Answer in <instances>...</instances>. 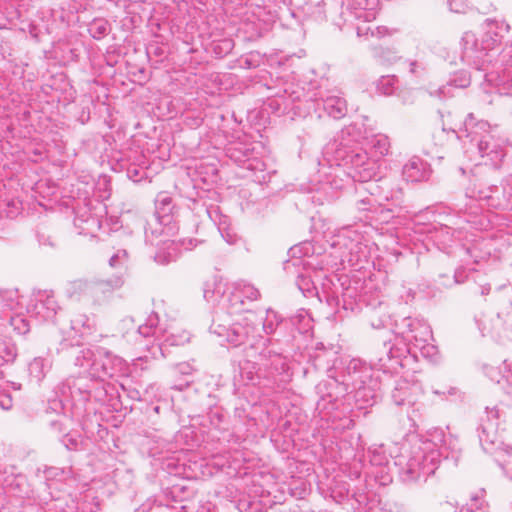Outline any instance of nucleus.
Returning a JSON list of instances; mask_svg holds the SVG:
<instances>
[{
	"label": "nucleus",
	"instance_id": "1",
	"mask_svg": "<svg viewBox=\"0 0 512 512\" xmlns=\"http://www.w3.org/2000/svg\"><path fill=\"white\" fill-rule=\"evenodd\" d=\"M348 136L349 128L324 146L317 176L308 188L310 193H314V203L323 204L335 199L337 192L351 180L364 183L377 176V159L369 157L367 151L352 143Z\"/></svg>",
	"mask_w": 512,
	"mask_h": 512
},
{
	"label": "nucleus",
	"instance_id": "2",
	"mask_svg": "<svg viewBox=\"0 0 512 512\" xmlns=\"http://www.w3.org/2000/svg\"><path fill=\"white\" fill-rule=\"evenodd\" d=\"M259 290L251 283L239 280L232 283L215 281L213 289L206 285L204 298L217 303L210 332L219 338L221 345L238 347L249 339L260 337L259 327L254 323V314L245 307L247 302L260 298Z\"/></svg>",
	"mask_w": 512,
	"mask_h": 512
},
{
	"label": "nucleus",
	"instance_id": "3",
	"mask_svg": "<svg viewBox=\"0 0 512 512\" xmlns=\"http://www.w3.org/2000/svg\"><path fill=\"white\" fill-rule=\"evenodd\" d=\"M328 373V379L317 386L320 394L317 410L322 418L332 421L334 429H351L354 421L348 416L342 417L337 410L343 404L342 398L351 393L355 401L373 405L372 368L361 359L353 358L344 364L339 375L335 376L332 369Z\"/></svg>",
	"mask_w": 512,
	"mask_h": 512
},
{
	"label": "nucleus",
	"instance_id": "4",
	"mask_svg": "<svg viewBox=\"0 0 512 512\" xmlns=\"http://www.w3.org/2000/svg\"><path fill=\"white\" fill-rule=\"evenodd\" d=\"M460 456L458 439L435 429L427 437L416 438L409 450L394 457V466L404 482L426 479L435 473L442 459L455 462Z\"/></svg>",
	"mask_w": 512,
	"mask_h": 512
},
{
	"label": "nucleus",
	"instance_id": "5",
	"mask_svg": "<svg viewBox=\"0 0 512 512\" xmlns=\"http://www.w3.org/2000/svg\"><path fill=\"white\" fill-rule=\"evenodd\" d=\"M433 339L431 327L419 318L404 317L395 322L394 342H384L383 353L379 357L382 368L392 369L403 366L408 355L417 357L418 353L431 361H437L438 349L430 341Z\"/></svg>",
	"mask_w": 512,
	"mask_h": 512
},
{
	"label": "nucleus",
	"instance_id": "6",
	"mask_svg": "<svg viewBox=\"0 0 512 512\" xmlns=\"http://www.w3.org/2000/svg\"><path fill=\"white\" fill-rule=\"evenodd\" d=\"M484 33L479 41L476 35L467 31L461 38L462 60L476 70L485 71L491 63L490 52L498 48L511 27L504 19L487 18L483 24Z\"/></svg>",
	"mask_w": 512,
	"mask_h": 512
},
{
	"label": "nucleus",
	"instance_id": "7",
	"mask_svg": "<svg viewBox=\"0 0 512 512\" xmlns=\"http://www.w3.org/2000/svg\"><path fill=\"white\" fill-rule=\"evenodd\" d=\"M457 137L462 140L467 153H476L478 164L498 169L505 156L502 140L495 135L487 121H475L469 114L464 121V129Z\"/></svg>",
	"mask_w": 512,
	"mask_h": 512
},
{
	"label": "nucleus",
	"instance_id": "8",
	"mask_svg": "<svg viewBox=\"0 0 512 512\" xmlns=\"http://www.w3.org/2000/svg\"><path fill=\"white\" fill-rule=\"evenodd\" d=\"M75 367L101 384L109 378L128 376V363L104 347L78 348L73 352Z\"/></svg>",
	"mask_w": 512,
	"mask_h": 512
},
{
	"label": "nucleus",
	"instance_id": "9",
	"mask_svg": "<svg viewBox=\"0 0 512 512\" xmlns=\"http://www.w3.org/2000/svg\"><path fill=\"white\" fill-rule=\"evenodd\" d=\"M138 333L144 338L154 337L161 351L166 346H180L190 340L188 331L180 329L175 323H162L154 312L138 327Z\"/></svg>",
	"mask_w": 512,
	"mask_h": 512
},
{
	"label": "nucleus",
	"instance_id": "10",
	"mask_svg": "<svg viewBox=\"0 0 512 512\" xmlns=\"http://www.w3.org/2000/svg\"><path fill=\"white\" fill-rule=\"evenodd\" d=\"M79 374L78 377H68L57 386L60 394L63 397L78 398L84 401L91 397L98 401H104L111 386L101 384L99 380L91 379L87 373L79 371Z\"/></svg>",
	"mask_w": 512,
	"mask_h": 512
},
{
	"label": "nucleus",
	"instance_id": "11",
	"mask_svg": "<svg viewBox=\"0 0 512 512\" xmlns=\"http://www.w3.org/2000/svg\"><path fill=\"white\" fill-rule=\"evenodd\" d=\"M175 205L168 192H159L155 198V213L144 227L147 242L153 243L155 237L169 235L174 229L172 226Z\"/></svg>",
	"mask_w": 512,
	"mask_h": 512
},
{
	"label": "nucleus",
	"instance_id": "12",
	"mask_svg": "<svg viewBox=\"0 0 512 512\" xmlns=\"http://www.w3.org/2000/svg\"><path fill=\"white\" fill-rule=\"evenodd\" d=\"M293 255L296 254V248H292ZM284 270L289 275L296 276V285L305 297L317 296L321 301V296L315 284V279L320 277V272L314 269L310 260L293 256L284 264Z\"/></svg>",
	"mask_w": 512,
	"mask_h": 512
},
{
	"label": "nucleus",
	"instance_id": "13",
	"mask_svg": "<svg viewBox=\"0 0 512 512\" xmlns=\"http://www.w3.org/2000/svg\"><path fill=\"white\" fill-rule=\"evenodd\" d=\"M378 10L379 0H346L343 2L340 15L337 18H332V21L340 29H343L345 25H354L355 21H373Z\"/></svg>",
	"mask_w": 512,
	"mask_h": 512
},
{
	"label": "nucleus",
	"instance_id": "14",
	"mask_svg": "<svg viewBox=\"0 0 512 512\" xmlns=\"http://www.w3.org/2000/svg\"><path fill=\"white\" fill-rule=\"evenodd\" d=\"M500 58L501 68L486 72L484 78L487 85L494 87L499 95L508 97L507 106L512 113V44L502 50Z\"/></svg>",
	"mask_w": 512,
	"mask_h": 512
},
{
	"label": "nucleus",
	"instance_id": "15",
	"mask_svg": "<svg viewBox=\"0 0 512 512\" xmlns=\"http://www.w3.org/2000/svg\"><path fill=\"white\" fill-rule=\"evenodd\" d=\"M60 306L51 290L33 291L25 301V311L39 322L54 321Z\"/></svg>",
	"mask_w": 512,
	"mask_h": 512
},
{
	"label": "nucleus",
	"instance_id": "16",
	"mask_svg": "<svg viewBox=\"0 0 512 512\" xmlns=\"http://www.w3.org/2000/svg\"><path fill=\"white\" fill-rule=\"evenodd\" d=\"M335 238L332 245L343 249V257H347L352 265L366 257V246L363 244V235L357 227H344L339 230Z\"/></svg>",
	"mask_w": 512,
	"mask_h": 512
},
{
	"label": "nucleus",
	"instance_id": "17",
	"mask_svg": "<svg viewBox=\"0 0 512 512\" xmlns=\"http://www.w3.org/2000/svg\"><path fill=\"white\" fill-rule=\"evenodd\" d=\"M335 238L332 245L343 249V257H347L352 265L366 257V246L363 244V235L357 227H344L339 230Z\"/></svg>",
	"mask_w": 512,
	"mask_h": 512
},
{
	"label": "nucleus",
	"instance_id": "18",
	"mask_svg": "<svg viewBox=\"0 0 512 512\" xmlns=\"http://www.w3.org/2000/svg\"><path fill=\"white\" fill-rule=\"evenodd\" d=\"M335 238L332 245L343 249V257H347L352 265L366 257V246L363 244V235L357 227H344L339 230Z\"/></svg>",
	"mask_w": 512,
	"mask_h": 512
},
{
	"label": "nucleus",
	"instance_id": "19",
	"mask_svg": "<svg viewBox=\"0 0 512 512\" xmlns=\"http://www.w3.org/2000/svg\"><path fill=\"white\" fill-rule=\"evenodd\" d=\"M229 157L236 162L240 167L246 169L254 182L263 184L271 179V173L266 171V164L260 158L252 157L249 150L241 145L238 147L230 148Z\"/></svg>",
	"mask_w": 512,
	"mask_h": 512
},
{
	"label": "nucleus",
	"instance_id": "20",
	"mask_svg": "<svg viewBox=\"0 0 512 512\" xmlns=\"http://www.w3.org/2000/svg\"><path fill=\"white\" fill-rule=\"evenodd\" d=\"M305 102H313L315 110L323 109L329 117L341 119L347 113L346 100L333 91H325L318 93L305 92Z\"/></svg>",
	"mask_w": 512,
	"mask_h": 512
},
{
	"label": "nucleus",
	"instance_id": "21",
	"mask_svg": "<svg viewBox=\"0 0 512 512\" xmlns=\"http://www.w3.org/2000/svg\"><path fill=\"white\" fill-rule=\"evenodd\" d=\"M350 481L357 482L351 487V484L343 479L335 478L333 484L330 487V495L333 500L339 504L347 502L352 507L353 494L357 491V488H362L366 491L365 479L362 477V473L359 470L358 464L354 463L353 467L350 468L349 475Z\"/></svg>",
	"mask_w": 512,
	"mask_h": 512
},
{
	"label": "nucleus",
	"instance_id": "22",
	"mask_svg": "<svg viewBox=\"0 0 512 512\" xmlns=\"http://www.w3.org/2000/svg\"><path fill=\"white\" fill-rule=\"evenodd\" d=\"M500 411L494 407H486L479 427V440L485 452H493L495 445L500 442L498 435Z\"/></svg>",
	"mask_w": 512,
	"mask_h": 512
},
{
	"label": "nucleus",
	"instance_id": "23",
	"mask_svg": "<svg viewBox=\"0 0 512 512\" xmlns=\"http://www.w3.org/2000/svg\"><path fill=\"white\" fill-rule=\"evenodd\" d=\"M200 242L193 238H183L178 240H163L154 255V260L158 264L167 265L175 261L182 250H192Z\"/></svg>",
	"mask_w": 512,
	"mask_h": 512
},
{
	"label": "nucleus",
	"instance_id": "24",
	"mask_svg": "<svg viewBox=\"0 0 512 512\" xmlns=\"http://www.w3.org/2000/svg\"><path fill=\"white\" fill-rule=\"evenodd\" d=\"M302 98H305L304 88L298 84L286 83L283 88V93L277 92L275 96L268 100L267 105L275 113H284L287 110L299 108L298 106H292L296 102H301Z\"/></svg>",
	"mask_w": 512,
	"mask_h": 512
},
{
	"label": "nucleus",
	"instance_id": "25",
	"mask_svg": "<svg viewBox=\"0 0 512 512\" xmlns=\"http://www.w3.org/2000/svg\"><path fill=\"white\" fill-rule=\"evenodd\" d=\"M423 395V388L418 381L399 379L392 390V400L398 405H415Z\"/></svg>",
	"mask_w": 512,
	"mask_h": 512
},
{
	"label": "nucleus",
	"instance_id": "26",
	"mask_svg": "<svg viewBox=\"0 0 512 512\" xmlns=\"http://www.w3.org/2000/svg\"><path fill=\"white\" fill-rule=\"evenodd\" d=\"M369 186L373 187L374 196L379 205H382L383 202H391L393 207L388 209L391 212L396 208L402 207L404 197L403 189L394 181L384 179L381 185L370 184Z\"/></svg>",
	"mask_w": 512,
	"mask_h": 512
},
{
	"label": "nucleus",
	"instance_id": "27",
	"mask_svg": "<svg viewBox=\"0 0 512 512\" xmlns=\"http://www.w3.org/2000/svg\"><path fill=\"white\" fill-rule=\"evenodd\" d=\"M469 196L489 208L508 209V196L498 186L474 188Z\"/></svg>",
	"mask_w": 512,
	"mask_h": 512
},
{
	"label": "nucleus",
	"instance_id": "28",
	"mask_svg": "<svg viewBox=\"0 0 512 512\" xmlns=\"http://www.w3.org/2000/svg\"><path fill=\"white\" fill-rule=\"evenodd\" d=\"M352 509L354 512H393L389 503L375 495L369 496L362 488H357L353 494Z\"/></svg>",
	"mask_w": 512,
	"mask_h": 512
},
{
	"label": "nucleus",
	"instance_id": "29",
	"mask_svg": "<svg viewBox=\"0 0 512 512\" xmlns=\"http://www.w3.org/2000/svg\"><path fill=\"white\" fill-rule=\"evenodd\" d=\"M471 83V75L467 71L457 72L445 85L435 87L429 85L428 93L431 97L443 100L452 97V88H466Z\"/></svg>",
	"mask_w": 512,
	"mask_h": 512
},
{
	"label": "nucleus",
	"instance_id": "30",
	"mask_svg": "<svg viewBox=\"0 0 512 512\" xmlns=\"http://www.w3.org/2000/svg\"><path fill=\"white\" fill-rule=\"evenodd\" d=\"M402 176L407 182L426 181L430 176L429 164L419 157H412L404 164Z\"/></svg>",
	"mask_w": 512,
	"mask_h": 512
},
{
	"label": "nucleus",
	"instance_id": "31",
	"mask_svg": "<svg viewBox=\"0 0 512 512\" xmlns=\"http://www.w3.org/2000/svg\"><path fill=\"white\" fill-rule=\"evenodd\" d=\"M462 228L453 229L449 225L440 224L433 227L431 238L436 242L439 249L446 250L452 246L456 240L462 239Z\"/></svg>",
	"mask_w": 512,
	"mask_h": 512
},
{
	"label": "nucleus",
	"instance_id": "32",
	"mask_svg": "<svg viewBox=\"0 0 512 512\" xmlns=\"http://www.w3.org/2000/svg\"><path fill=\"white\" fill-rule=\"evenodd\" d=\"M488 453L494 456V460L501 468L503 475L512 480V446L500 441L495 445L493 452Z\"/></svg>",
	"mask_w": 512,
	"mask_h": 512
},
{
	"label": "nucleus",
	"instance_id": "33",
	"mask_svg": "<svg viewBox=\"0 0 512 512\" xmlns=\"http://www.w3.org/2000/svg\"><path fill=\"white\" fill-rule=\"evenodd\" d=\"M491 301L498 317L512 314V288L508 286L497 288L492 294Z\"/></svg>",
	"mask_w": 512,
	"mask_h": 512
},
{
	"label": "nucleus",
	"instance_id": "34",
	"mask_svg": "<svg viewBox=\"0 0 512 512\" xmlns=\"http://www.w3.org/2000/svg\"><path fill=\"white\" fill-rule=\"evenodd\" d=\"M20 305L22 302L17 289L0 290V320H4L13 311H17Z\"/></svg>",
	"mask_w": 512,
	"mask_h": 512
},
{
	"label": "nucleus",
	"instance_id": "35",
	"mask_svg": "<svg viewBox=\"0 0 512 512\" xmlns=\"http://www.w3.org/2000/svg\"><path fill=\"white\" fill-rule=\"evenodd\" d=\"M98 286V283L78 279L69 282L65 287L66 295L71 299H81L92 297Z\"/></svg>",
	"mask_w": 512,
	"mask_h": 512
},
{
	"label": "nucleus",
	"instance_id": "36",
	"mask_svg": "<svg viewBox=\"0 0 512 512\" xmlns=\"http://www.w3.org/2000/svg\"><path fill=\"white\" fill-rule=\"evenodd\" d=\"M52 359L50 357L37 356L34 357L28 363V374L31 380H34L36 383H40L44 380L46 375L52 369Z\"/></svg>",
	"mask_w": 512,
	"mask_h": 512
},
{
	"label": "nucleus",
	"instance_id": "37",
	"mask_svg": "<svg viewBox=\"0 0 512 512\" xmlns=\"http://www.w3.org/2000/svg\"><path fill=\"white\" fill-rule=\"evenodd\" d=\"M286 322L287 321L278 312L268 308L266 310L265 317L262 319V329H259V334H261L262 331L265 335H272L276 332L277 328L281 324ZM259 339H262V335L254 340L249 339L247 342H250L251 345H254Z\"/></svg>",
	"mask_w": 512,
	"mask_h": 512
},
{
	"label": "nucleus",
	"instance_id": "38",
	"mask_svg": "<svg viewBox=\"0 0 512 512\" xmlns=\"http://www.w3.org/2000/svg\"><path fill=\"white\" fill-rule=\"evenodd\" d=\"M366 145L372 151V157L379 160L387 156L390 152L391 143L389 137L385 134H375L366 139Z\"/></svg>",
	"mask_w": 512,
	"mask_h": 512
},
{
	"label": "nucleus",
	"instance_id": "39",
	"mask_svg": "<svg viewBox=\"0 0 512 512\" xmlns=\"http://www.w3.org/2000/svg\"><path fill=\"white\" fill-rule=\"evenodd\" d=\"M96 329V320L93 316L78 314L71 320V330L79 337L91 335Z\"/></svg>",
	"mask_w": 512,
	"mask_h": 512
},
{
	"label": "nucleus",
	"instance_id": "40",
	"mask_svg": "<svg viewBox=\"0 0 512 512\" xmlns=\"http://www.w3.org/2000/svg\"><path fill=\"white\" fill-rule=\"evenodd\" d=\"M326 6L325 0L309 1L302 7L301 13L307 21L322 22L327 19Z\"/></svg>",
	"mask_w": 512,
	"mask_h": 512
},
{
	"label": "nucleus",
	"instance_id": "41",
	"mask_svg": "<svg viewBox=\"0 0 512 512\" xmlns=\"http://www.w3.org/2000/svg\"><path fill=\"white\" fill-rule=\"evenodd\" d=\"M367 317L371 327L374 329L386 327L391 320L388 306L382 302H379L377 307L369 308Z\"/></svg>",
	"mask_w": 512,
	"mask_h": 512
},
{
	"label": "nucleus",
	"instance_id": "42",
	"mask_svg": "<svg viewBox=\"0 0 512 512\" xmlns=\"http://www.w3.org/2000/svg\"><path fill=\"white\" fill-rule=\"evenodd\" d=\"M126 172L127 177L133 182H140L148 178V160L145 155H138L135 161L127 167Z\"/></svg>",
	"mask_w": 512,
	"mask_h": 512
},
{
	"label": "nucleus",
	"instance_id": "43",
	"mask_svg": "<svg viewBox=\"0 0 512 512\" xmlns=\"http://www.w3.org/2000/svg\"><path fill=\"white\" fill-rule=\"evenodd\" d=\"M74 226L79 234L94 235L100 228V221L94 216L82 214L75 217Z\"/></svg>",
	"mask_w": 512,
	"mask_h": 512
},
{
	"label": "nucleus",
	"instance_id": "44",
	"mask_svg": "<svg viewBox=\"0 0 512 512\" xmlns=\"http://www.w3.org/2000/svg\"><path fill=\"white\" fill-rule=\"evenodd\" d=\"M25 478L22 475H16L13 472L8 473L6 470H0V486L9 492L21 490L24 485Z\"/></svg>",
	"mask_w": 512,
	"mask_h": 512
},
{
	"label": "nucleus",
	"instance_id": "45",
	"mask_svg": "<svg viewBox=\"0 0 512 512\" xmlns=\"http://www.w3.org/2000/svg\"><path fill=\"white\" fill-rule=\"evenodd\" d=\"M269 354V363H264L263 365L271 370V374H283L287 373L289 370V365L287 362V358L280 353H272Z\"/></svg>",
	"mask_w": 512,
	"mask_h": 512
},
{
	"label": "nucleus",
	"instance_id": "46",
	"mask_svg": "<svg viewBox=\"0 0 512 512\" xmlns=\"http://www.w3.org/2000/svg\"><path fill=\"white\" fill-rule=\"evenodd\" d=\"M368 457L373 466H389L390 458L383 445H374L368 450Z\"/></svg>",
	"mask_w": 512,
	"mask_h": 512
},
{
	"label": "nucleus",
	"instance_id": "47",
	"mask_svg": "<svg viewBox=\"0 0 512 512\" xmlns=\"http://www.w3.org/2000/svg\"><path fill=\"white\" fill-rule=\"evenodd\" d=\"M111 25L104 18H95L88 25L89 34L96 40H100L109 34Z\"/></svg>",
	"mask_w": 512,
	"mask_h": 512
},
{
	"label": "nucleus",
	"instance_id": "48",
	"mask_svg": "<svg viewBox=\"0 0 512 512\" xmlns=\"http://www.w3.org/2000/svg\"><path fill=\"white\" fill-rule=\"evenodd\" d=\"M18 354L15 343L9 338H0V361L12 363Z\"/></svg>",
	"mask_w": 512,
	"mask_h": 512
},
{
	"label": "nucleus",
	"instance_id": "49",
	"mask_svg": "<svg viewBox=\"0 0 512 512\" xmlns=\"http://www.w3.org/2000/svg\"><path fill=\"white\" fill-rule=\"evenodd\" d=\"M5 320L8 321L13 331L19 335H25L30 331L29 321L20 312L8 315L3 321Z\"/></svg>",
	"mask_w": 512,
	"mask_h": 512
},
{
	"label": "nucleus",
	"instance_id": "50",
	"mask_svg": "<svg viewBox=\"0 0 512 512\" xmlns=\"http://www.w3.org/2000/svg\"><path fill=\"white\" fill-rule=\"evenodd\" d=\"M484 490L471 496L466 505L462 506L459 511L455 512H486L487 505L483 497Z\"/></svg>",
	"mask_w": 512,
	"mask_h": 512
},
{
	"label": "nucleus",
	"instance_id": "51",
	"mask_svg": "<svg viewBox=\"0 0 512 512\" xmlns=\"http://www.w3.org/2000/svg\"><path fill=\"white\" fill-rule=\"evenodd\" d=\"M355 28L357 31V35L359 37L365 36L366 38H368V36L370 35L371 37L380 39L390 34V30L386 26H367L364 28L356 26Z\"/></svg>",
	"mask_w": 512,
	"mask_h": 512
},
{
	"label": "nucleus",
	"instance_id": "52",
	"mask_svg": "<svg viewBox=\"0 0 512 512\" xmlns=\"http://www.w3.org/2000/svg\"><path fill=\"white\" fill-rule=\"evenodd\" d=\"M397 79L395 76H383L377 83V89L383 95H391L394 92Z\"/></svg>",
	"mask_w": 512,
	"mask_h": 512
},
{
	"label": "nucleus",
	"instance_id": "53",
	"mask_svg": "<svg viewBox=\"0 0 512 512\" xmlns=\"http://www.w3.org/2000/svg\"><path fill=\"white\" fill-rule=\"evenodd\" d=\"M261 62L262 57L258 52H250L239 60L240 67L244 69L256 68L260 66Z\"/></svg>",
	"mask_w": 512,
	"mask_h": 512
},
{
	"label": "nucleus",
	"instance_id": "54",
	"mask_svg": "<svg viewBox=\"0 0 512 512\" xmlns=\"http://www.w3.org/2000/svg\"><path fill=\"white\" fill-rule=\"evenodd\" d=\"M233 41L231 39H222L219 41H213V52L217 57H224L230 53L233 49Z\"/></svg>",
	"mask_w": 512,
	"mask_h": 512
},
{
	"label": "nucleus",
	"instance_id": "55",
	"mask_svg": "<svg viewBox=\"0 0 512 512\" xmlns=\"http://www.w3.org/2000/svg\"><path fill=\"white\" fill-rule=\"evenodd\" d=\"M218 231L220 232L222 238L229 245H234L240 240V237L237 235L234 229L225 225V221L219 224Z\"/></svg>",
	"mask_w": 512,
	"mask_h": 512
},
{
	"label": "nucleus",
	"instance_id": "56",
	"mask_svg": "<svg viewBox=\"0 0 512 512\" xmlns=\"http://www.w3.org/2000/svg\"><path fill=\"white\" fill-rule=\"evenodd\" d=\"M457 252L459 256H467L473 259V263H478L483 256L478 254L477 244H472L471 246H465L464 244H460L457 246Z\"/></svg>",
	"mask_w": 512,
	"mask_h": 512
},
{
	"label": "nucleus",
	"instance_id": "57",
	"mask_svg": "<svg viewBox=\"0 0 512 512\" xmlns=\"http://www.w3.org/2000/svg\"><path fill=\"white\" fill-rule=\"evenodd\" d=\"M128 252L125 249L117 250L109 259V265L112 268H122L128 262Z\"/></svg>",
	"mask_w": 512,
	"mask_h": 512
},
{
	"label": "nucleus",
	"instance_id": "58",
	"mask_svg": "<svg viewBox=\"0 0 512 512\" xmlns=\"http://www.w3.org/2000/svg\"><path fill=\"white\" fill-rule=\"evenodd\" d=\"M371 196L359 199L356 202V208L359 211H372L377 203L376 197L374 196L373 187L369 186Z\"/></svg>",
	"mask_w": 512,
	"mask_h": 512
},
{
	"label": "nucleus",
	"instance_id": "59",
	"mask_svg": "<svg viewBox=\"0 0 512 512\" xmlns=\"http://www.w3.org/2000/svg\"><path fill=\"white\" fill-rule=\"evenodd\" d=\"M467 277H468V274H467L466 269L463 267H460L455 270L454 275L451 280H448L447 282L443 281L442 284L447 287H450L453 284H461V283L465 282Z\"/></svg>",
	"mask_w": 512,
	"mask_h": 512
},
{
	"label": "nucleus",
	"instance_id": "60",
	"mask_svg": "<svg viewBox=\"0 0 512 512\" xmlns=\"http://www.w3.org/2000/svg\"><path fill=\"white\" fill-rule=\"evenodd\" d=\"M449 9L455 13H464L468 8L466 0H448Z\"/></svg>",
	"mask_w": 512,
	"mask_h": 512
},
{
	"label": "nucleus",
	"instance_id": "61",
	"mask_svg": "<svg viewBox=\"0 0 512 512\" xmlns=\"http://www.w3.org/2000/svg\"><path fill=\"white\" fill-rule=\"evenodd\" d=\"M13 406V399L11 395L5 391H0V408L7 411Z\"/></svg>",
	"mask_w": 512,
	"mask_h": 512
},
{
	"label": "nucleus",
	"instance_id": "62",
	"mask_svg": "<svg viewBox=\"0 0 512 512\" xmlns=\"http://www.w3.org/2000/svg\"><path fill=\"white\" fill-rule=\"evenodd\" d=\"M503 192L508 196V209H512V174L504 180Z\"/></svg>",
	"mask_w": 512,
	"mask_h": 512
},
{
	"label": "nucleus",
	"instance_id": "63",
	"mask_svg": "<svg viewBox=\"0 0 512 512\" xmlns=\"http://www.w3.org/2000/svg\"><path fill=\"white\" fill-rule=\"evenodd\" d=\"M62 443L69 450H77L80 441L76 437H74L73 435L66 434V435H64V437L62 439Z\"/></svg>",
	"mask_w": 512,
	"mask_h": 512
},
{
	"label": "nucleus",
	"instance_id": "64",
	"mask_svg": "<svg viewBox=\"0 0 512 512\" xmlns=\"http://www.w3.org/2000/svg\"><path fill=\"white\" fill-rule=\"evenodd\" d=\"M503 390L507 395L512 397V368L507 371V374L503 378Z\"/></svg>",
	"mask_w": 512,
	"mask_h": 512
}]
</instances>
